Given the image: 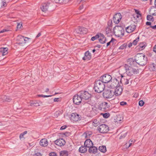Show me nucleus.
Segmentation results:
<instances>
[{
	"mask_svg": "<svg viewBox=\"0 0 156 156\" xmlns=\"http://www.w3.org/2000/svg\"><path fill=\"white\" fill-rule=\"evenodd\" d=\"M135 60L137 63L141 66L146 65L147 62V58L142 53H139L136 56Z\"/></svg>",
	"mask_w": 156,
	"mask_h": 156,
	"instance_id": "f257e3e1",
	"label": "nucleus"
},
{
	"mask_svg": "<svg viewBox=\"0 0 156 156\" xmlns=\"http://www.w3.org/2000/svg\"><path fill=\"white\" fill-rule=\"evenodd\" d=\"M30 38L27 37H24V36L19 35L17 36L16 40L17 43L20 45L23 46L24 44L29 42Z\"/></svg>",
	"mask_w": 156,
	"mask_h": 156,
	"instance_id": "f03ea898",
	"label": "nucleus"
},
{
	"mask_svg": "<svg viewBox=\"0 0 156 156\" xmlns=\"http://www.w3.org/2000/svg\"><path fill=\"white\" fill-rule=\"evenodd\" d=\"M114 33L118 37H121L124 35V30L121 26H115L114 28Z\"/></svg>",
	"mask_w": 156,
	"mask_h": 156,
	"instance_id": "7ed1b4c3",
	"label": "nucleus"
},
{
	"mask_svg": "<svg viewBox=\"0 0 156 156\" xmlns=\"http://www.w3.org/2000/svg\"><path fill=\"white\" fill-rule=\"evenodd\" d=\"M114 96V91L110 89H104L103 92V97L107 98H112Z\"/></svg>",
	"mask_w": 156,
	"mask_h": 156,
	"instance_id": "20e7f679",
	"label": "nucleus"
},
{
	"mask_svg": "<svg viewBox=\"0 0 156 156\" xmlns=\"http://www.w3.org/2000/svg\"><path fill=\"white\" fill-rule=\"evenodd\" d=\"M127 69L128 65L127 64L122 66L119 67V71L121 73V77H125L126 76Z\"/></svg>",
	"mask_w": 156,
	"mask_h": 156,
	"instance_id": "39448f33",
	"label": "nucleus"
},
{
	"mask_svg": "<svg viewBox=\"0 0 156 156\" xmlns=\"http://www.w3.org/2000/svg\"><path fill=\"white\" fill-rule=\"evenodd\" d=\"M128 68L127 69L126 75L131 76L134 74H137L139 73V70L137 69H136L133 66H130L128 65Z\"/></svg>",
	"mask_w": 156,
	"mask_h": 156,
	"instance_id": "423d86ee",
	"label": "nucleus"
},
{
	"mask_svg": "<svg viewBox=\"0 0 156 156\" xmlns=\"http://www.w3.org/2000/svg\"><path fill=\"white\" fill-rule=\"evenodd\" d=\"M112 79L111 76L109 75L105 74L101 76V80L105 84L106 87L108 85V83L110 82Z\"/></svg>",
	"mask_w": 156,
	"mask_h": 156,
	"instance_id": "0eeeda50",
	"label": "nucleus"
},
{
	"mask_svg": "<svg viewBox=\"0 0 156 156\" xmlns=\"http://www.w3.org/2000/svg\"><path fill=\"white\" fill-rule=\"evenodd\" d=\"M98 130L101 133H105L109 131L108 126L105 124H102L99 126L98 128Z\"/></svg>",
	"mask_w": 156,
	"mask_h": 156,
	"instance_id": "6e6552de",
	"label": "nucleus"
},
{
	"mask_svg": "<svg viewBox=\"0 0 156 156\" xmlns=\"http://www.w3.org/2000/svg\"><path fill=\"white\" fill-rule=\"evenodd\" d=\"M122 84L121 83H119V81L117 79L114 80L110 85L108 86V88H119L120 87H122Z\"/></svg>",
	"mask_w": 156,
	"mask_h": 156,
	"instance_id": "1a4fd4ad",
	"label": "nucleus"
},
{
	"mask_svg": "<svg viewBox=\"0 0 156 156\" xmlns=\"http://www.w3.org/2000/svg\"><path fill=\"white\" fill-rule=\"evenodd\" d=\"M79 94L81 96L83 99L87 100L91 97V94L87 91H81L79 93Z\"/></svg>",
	"mask_w": 156,
	"mask_h": 156,
	"instance_id": "9d476101",
	"label": "nucleus"
},
{
	"mask_svg": "<svg viewBox=\"0 0 156 156\" xmlns=\"http://www.w3.org/2000/svg\"><path fill=\"white\" fill-rule=\"evenodd\" d=\"M97 88H105L106 87L105 84L102 82V80H98L94 83V88L97 87Z\"/></svg>",
	"mask_w": 156,
	"mask_h": 156,
	"instance_id": "9b49d317",
	"label": "nucleus"
},
{
	"mask_svg": "<svg viewBox=\"0 0 156 156\" xmlns=\"http://www.w3.org/2000/svg\"><path fill=\"white\" fill-rule=\"evenodd\" d=\"M122 18L121 14L119 13L115 15L113 17V21L116 24L118 23L120 21Z\"/></svg>",
	"mask_w": 156,
	"mask_h": 156,
	"instance_id": "f8f14e48",
	"label": "nucleus"
},
{
	"mask_svg": "<svg viewBox=\"0 0 156 156\" xmlns=\"http://www.w3.org/2000/svg\"><path fill=\"white\" fill-rule=\"evenodd\" d=\"M75 31L78 34H86L87 32V30L85 28L79 27L75 30Z\"/></svg>",
	"mask_w": 156,
	"mask_h": 156,
	"instance_id": "ddd939ff",
	"label": "nucleus"
},
{
	"mask_svg": "<svg viewBox=\"0 0 156 156\" xmlns=\"http://www.w3.org/2000/svg\"><path fill=\"white\" fill-rule=\"evenodd\" d=\"M100 107L101 110L103 111L107 112L108 110L109 106L107 102H103L100 104Z\"/></svg>",
	"mask_w": 156,
	"mask_h": 156,
	"instance_id": "4468645a",
	"label": "nucleus"
},
{
	"mask_svg": "<svg viewBox=\"0 0 156 156\" xmlns=\"http://www.w3.org/2000/svg\"><path fill=\"white\" fill-rule=\"evenodd\" d=\"M82 98L79 94V95H75L73 99V103L76 105H79L81 101Z\"/></svg>",
	"mask_w": 156,
	"mask_h": 156,
	"instance_id": "2eb2a0df",
	"label": "nucleus"
},
{
	"mask_svg": "<svg viewBox=\"0 0 156 156\" xmlns=\"http://www.w3.org/2000/svg\"><path fill=\"white\" fill-rule=\"evenodd\" d=\"M71 120L73 121H78L80 120V117L77 113H73L71 115Z\"/></svg>",
	"mask_w": 156,
	"mask_h": 156,
	"instance_id": "dca6fc26",
	"label": "nucleus"
},
{
	"mask_svg": "<svg viewBox=\"0 0 156 156\" xmlns=\"http://www.w3.org/2000/svg\"><path fill=\"white\" fill-rule=\"evenodd\" d=\"M55 142L56 144L60 147L63 146L66 143L65 140L62 138L57 140L55 141Z\"/></svg>",
	"mask_w": 156,
	"mask_h": 156,
	"instance_id": "f3484780",
	"label": "nucleus"
},
{
	"mask_svg": "<svg viewBox=\"0 0 156 156\" xmlns=\"http://www.w3.org/2000/svg\"><path fill=\"white\" fill-rule=\"evenodd\" d=\"M136 29V26L135 25L131 24L125 28L126 30L127 33H131L134 31Z\"/></svg>",
	"mask_w": 156,
	"mask_h": 156,
	"instance_id": "a211bd4d",
	"label": "nucleus"
},
{
	"mask_svg": "<svg viewBox=\"0 0 156 156\" xmlns=\"http://www.w3.org/2000/svg\"><path fill=\"white\" fill-rule=\"evenodd\" d=\"M91 58V55L89 51H87L85 53V56L83 58V60H88Z\"/></svg>",
	"mask_w": 156,
	"mask_h": 156,
	"instance_id": "6ab92c4d",
	"label": "nucleus"
},
{
	"mask_svg": "<svg viewBox=\"0 0 156 156\" xmlns=\"http://www.w3.org/2000/svg\"><path fill=\"white\" fill-rule=\"evenodd\" d=\"M84 145L86 147L90 148L93 146V144L90 139H88L85 141Z\"/></svg>",
	"mask_w": 156,
	"mask_h": 156,
	"instance_id": "aec40b11",
	"label": "nucleus"
},
{
	"mask_svg": "<svg viewBox=\"0 0 156 156\" xmlns=\"http://www.w3.org/2000/svg\"><path fill=\"white\" fill-rule=\"evenodd\" d=\"M41 146L43 147L47 146L48 145V141L46 139H42L40 141Z\"/></svg>",
	"mask_w": 156,
	"mask_h": 156,
	"instance_id": "412c9836",
	"label": "nucleus"
},
{
	"mask_svg": "<svg viewBox=\"0 0 156 156\" xmlns=\"http://www.w3.org/2000/svg\"><path fill=\"white\" fill-rule=\"evenodd\" d=\"M11 100V98L9 96H1L0 97V101H6L9 102Z\"/></svg>",
	"mask_w": 156,
	"mask_h": 156,
	"instance_id": "4be33fe9",
	"label": "nucleus"
},
{
	"mask_svg": "<svg viewBox=\"0 0 156 156\" xmlns=\"http://www.w3.org/2000/svg\"><path fill=\"white\" fill-rule=\"evenodd\" d=\"M99 38V41L101 43L104 44L105 43L106 39L103 34H100Z\"/></svg>",
	"mask_w": 156,
	"mask_h": 156,
	"instance_id": "5701e85b",
	"label": "nucleus"
},
{
	"mask_svg": "<svg viewBox=\"0 0 156 156\" xmlns=\"http://www.w3.org/2000/svg\"><path fill=\"white\" fill-rule=\"evenodd\" d=\"M8 50L7 48H0V52L2 53V55H5L8 54Z\"/></svg>",
	"mask_w": 156,
	"mask_h": 156,
	"instance_id": "b1692460",
	"label": "nucleus"
},
{
	"mask_svg": "<svg viewBox=\"0 0 156 156\" xmlns=\"http://www.w3.org/2000/svg\"><path fill=\"white\" fill-rule=\"evenodd\" d=\"M97 148L93 146L90 147L89 149V152L90 153L96 154L97 151Z\"/></svg>",
	"mask_w": 156,
	"mask_h": 156,
	"instance_id": "393cba45",
	"label": "nucleus"
},
{
	"mask_svg": "<svg viewBox=\"0 0 156 156\" xmlns=\"http://www.w3.org/2000/svg\"><path fill=\"white\" fill-rule=\"evenodd\" d=\"M132 16L133 17L131 18L132 20L134 23H137L138 22L137 19L140 16H138L137 14H133Z\"/></svg>",
	"mask_w": 156,
	"mask_h": 156,
	"instance_id": "a878e982",
	"label": "nucleus"
},
{
	"mask_svg": "<svg viewBox=\"0 0 156 156\" xmlns=\"http://www.w3.org/2000/svg\"><path fill=\"white\" fill-rule=\"evenodd\" d=\"M136 61H134L132 58H129L127 60V63L129 64L131 66H133L136 63Z\"/></svg>",
	"mask_w": 156,
	"mask_h": 156,
	"instance_id": "bb28decb",
	"label": "nucleus"
},
{
	"mask_svg": "<svg viewBox=\"0 0 156 156\" xmlns=\"http://www.w3.org/2000/svg\"><path fill=\"white\" fill-rule=\"evenodd\" d=\"M122 91V88H115V91H114V94H115L116 96H119L120 95Z\"/></svg>",
	"mask_w": 156,
	"mask_h": 156,
	"instance_id": "cd10ccee",
	"label": "nucleus"
},
{
	"mask_svg": "<svg viewBox=\"0 0 156 156\" xmlns=\"http://www.w3.org/2000/svg\"><path fill=\"white\" fill-rule=\"evenodd\" d=\"M48 6L47 4L44 3L42 4L41 8L42 11L46 12L48 10Z\"/></svg>",
	"mask_w": 156,
	"mask_h": 156,
	"instance_id": "c85d7f7f",
	"label": "nucleus"
},
{
	"mask_svg": "<svg viewBox=\"0 0 156 156\" xmlns=\"http://www.w3.org/2000/svg\"><path fill=\"white\" fill-rule=\"evenodd\" d=\"M149 69L151 71H154L156 69V65L154 63H152L149 66Z\"/></svg>",
	"mask_w": 156,
	"mask_h": 156,
	"instance_id": "c756f323",
	"label": "nucleus"
},
{
	"mask_svg": "<svg viewBox=\"0 0 156 156\" xmlns=\"http://www.w3.org/2000/svg\"><path fill=\"white\" fill-rule=\"evenodd\" d=\"M79 151L81 153H85L87 151V147L85 146H81L79 149Z\"/></svg>",
	"mask_w": 156,
	"mask_h": 156,
	"instance_id": "7c9ffc66",
	"label": "nucleus"
},
{
	"mask_svg": "<svg viewBox=\"0 0 156 156\" xmlns=\"http://www.w3.org/2000/svg\"><path fill=\"white\" fill-rule=\"evenodd\" d=\"M125 77H121L120 79V83H122L123 82V83L125 85H126L129 83V80L127 78H125Z\"/></svg>",
	"mask_w": 156,
	"mask_h": 156,
	"instance_id": "2f4dec72",
	"label": "nucleus"
},
{
	"mask_svg": "<svg viewBox=\"0 0 156 156\" xmlns=\"http://www.w3.org/2000/svg\"><path fill=\"white\" fill-rule=\"evenodd\" d=\"M150 13L153 15H156V7L151 8L150 10Z\"/></svg>",
	"mask_w": 156,
	"mask_h": 156,
	"instance_id": "473e14b6",
	"label": "nucleus"
},
{
	"mask_svg": "<svg viewBox=\"0 0 156 156\" xmlns=\"http://www.w3.org/2000/svg\"><path fill=\"white\" fill-rule=\"evenodd\" d=\"M99 150L101 152L103 153L105 152L106 151V147L105 146H100L99 147Z\"/></svg>",
	"mask_w": 156,
	"mask_h": 156,
	"instance_id": "72a5a7b5",
	"label": "nucleus"
},
{
	"mask_svg": "<svg viewBox=\"0 0 156 156\" xmlns=\"http://www.w3.org/2000/svg\"><path fill=\"white\" fill-rule=\"evenodd\" d=\"M68 152L67 151H62L60 153V156H68Z\"/></svg>",
	"mask_w": 156,
	"mask_h": 156,
	"instance_id": "f704fd0d",
	"label": "nucleus"
},
{
	"mask_svg": "<svg viewBox=\"0 0 156 156\" xmlns=\"http://www.w3.org/2000/svg\"><path fill=\"white\" fill-rule=\"evenodd\" d=\"M92 125L94 126H97L99 125V122L96 119H94L93 120L92 122Z\"/></svg>",
	"mask_w": 156,
	"mask_h": 156,
	"instance_id": "c9c22d12",
	"label": "nucleus"
},
{
	"mask_svg": "<svg viewBox=\"0 0 156 156\" xmlns=\"http://www.w3.org/2000/svg\"><path fill=\"white\" fill-rule=\"evenodd\" d=\"M33 105H34L36 106H40L42 105V103L40 101L39 102L34 103H31L30 106H33Z\"/></svg>",
	"mask_w": 156,
	"mask_h": 156,
	"instance_id": "e433bc0d",
	"label": "nucleus"
},
{
	"mask_svg": "<svg viewBox=\"0 0 156 156\" xmlns=\"http://www.w3.org/2000/svg\"><path fill=\"white\" fill-rule=\"evenodd\" d=\"M139 47L141 48V50L143 49L146 46V44L144 42L140 43L139 45Z\"/></svg>",
	"mask_w": 156,
	"mask_h": 156,
	"instance_id": "4c0bfd02",
	"label": "nucleus"
},
{
	"mask_svg": "<svg viewBox=\"0 0 156 156\" xmlns=\"http://www.w3.org/2000/svg\"><path fill=\"white\" fill-rule=\"evenodd\" d=\"M147 20L150 21H153V18L150 15H148L147 16Z\"/></svg>",
	"mask_w": 156,
	"mask_h": 156,
	"instance_id": "58836bf2",
	"label": "nucleus"
},
{
	"mask_svg": "<svg viewBox=\"0 0 156 156\" xmlns=\"http://www.w3.org/2000/svg\"><path fill=\"white\" fill-rule=\"evenodd\" d=\"M96 89L95 90L96 92H97L98 93H100L102 91H104L105 88H96Z\"/></svg>",
	"mask_w": 156,
	"mask_h": 156,
	"instance_id": "ea45409f",
	"label": "nucleus"
},
{
	"mask_svg": "<svg viewBox=\"0 0 156 156\" xmlns=\"http://www.w3.org/2000/svg\"><path fill=\"white\" fill-rule=\"evenodd\" d=\"M126 44L125 43L123 44L122 45H121L119 48V49L123 50L126 48Z\"/></svg>",
	"mask_w": 156,
	"mask_h": 156,
	"instance_id": "a19ab883",
	"label": "nucleus"
},
{
	"mask_svg": "<svg viewBox=\"0 0 156 156\" xmlns=\"http://www.w3.org/2000/svg\"><path fill=\"white\" fill-rule=\"evenodd\" d=\"M101 114L103 115V117L105 118H107L110 116V114L108 113Z\"/></svg>",
	"mask_w": 156,
	"mask_h": 156,
	"instance_id": "79ce46f5",
	"label": "nucleus"
},
{
	"mask_svg": "<svg viewBox=\"0 0 156 156\" xmlns=\"http://www.w3.org/2000/svg\"><path fill=\"white\" fill-rule=\"evenodd\" d=\"M99 35L98 34H97L96 35L94 36H93L92 37L91 40L92 41H94L96 39L99 38Z\"/></svg>",
	"mask_w": 156,
	"mask_h": 156,
	"instance_id": "37998d69",
	"label": "nucleus"
},
{
	"mask_svg": "<svg viewBox=\"0 0 156 156\" xmlns=\"http://www.w3.org/2000/svg\"><path fill=\"white\" fill-rule=\"evenodd\" d=\"M27 133V131H25L23 133L20 134V139H21L24 138L23 136L24 135L26 134Z\"/></svg>",
	"mask_w": 156,
	"mask_h": 156,
	"instance_id": "c03bdc74",
	"label": "nucleus"
},
{
	"mask_svg": "<svg viewBox=\"0 0 156 156\" xmlns=\"http://www.w3.org/2000/svg\"><path fill=\"white\" fill-rule=\"evenodd\" d=\"M139 37H138L135 40H134L133 42V44L134 45H136L137 44V42L139 40Z\"/></svg>",
	"mask_w": 156,
	"mask_h": 156,
	"instance_id": "a18cd8bd",
	"label": "nucleus"
},
{
	"mask_svg": "<svg viewBox=\"0 0 156 156\" xmlns=\"http://www.w3.org/2000/svg\"><path fill=\"white\" fill-rule=\"evenodd\" d=\"M89 132L85 133L83 134V136L85 137V138H88V136H89L91 134V133H89Z\"/></svg>",
	"mask_w": 156,
	"mask_h": 156,
	"instance_id": "49530a36",
	"label": "nucleus"
},
{
	"mask_svg": "<svg viewBox=\"0 0 156 156\" xmlns=\"http://www.w3.org/2000/svg\"><path fill=\"white\" fill-rule=\"evenodd\" d=\"M105 31H106V33L107 34H109V33H111V31H112L111 29L109 27H107Z\"/></svg>",
	"mask_w": 156,
	"mask_h": 156,
	"instance_id": "de8ad7c7",
	"label": "nucleus"
},
{
	"mask_svg": "<svg viewBox=\"0 0 156 156\" xmlns=\"http://www.w3.org/2000/svg\"><path fill=\"white\" fill-rule=\"evenodd\" d=\"M120 116L119 115L118 117H117V118L116 119V122H119L120 121H121L122 119L123 118L121 117H120Z\"/></svg>",
	"mask_w": 156,
	"mask_h": 156,
	"instance_id": "09e8293b",
	"label": "nucleus"
},
{
	"mask_svg": "<svg viewBox=\"0 0 156 156\" xmlns=\"http://www.w3.org/2000/svg\"><path fill=\"white\" fill-rule=\"evenodd\" d=\"M144 102L142 100H140L139 101V105L140 106H143L144 104Z\"/></svg>",
	"mask_w": 156,
	"mask_h": 156,
	"instance_id": "8fccbe9b",
	"label": "nucleus"
},
{
	"mask_svg": "<svg viewBox=\"0 0 156 156\" xmlns=\"http://www.w3.org/2000/svg\"><path fill=\"white\" fill-rule=\"evenodd\" d=\"M135 12H136V13L135 14H137L138 16H141V15L140 13V11L137 10L135 9Z\"/></svg>",
	"mask_w": 156,
	"mask_h": 156,
	"instance_id": "3c124183",
	"label": "nucleus"
},
{
	"mask_svg": "<svg viewBox=\"0 0 156 156\" xmlns=\"http://www.w3.org/2000/svg\"><path fill=\"white\" fill-rule=\"evenodd\" d=\"M127 104V103L125 101H122L120 102V105L122 106H124L126 105Z\"/></svg>",
	"mask_w": 156,
	"mask_h": 156,
	"instance_id": "603ef678",
	"label": "nucleus"
},
{
	"mask_svg": "<svg viewBox=\"0 0 156 156\" xmlns=\"http://www.w3.org/2000/svg\"><path fill=\"white\" fill-rule=\"evenodd\" d=\"M50 156H56V154L55 153L53 152L50 153Z\"/></svg>",
	"mask_w": 156,
	"mask_h": 156,
	"instance_id": "864d4df0",
	"label": "nucleus"
},
{
	"mask_svg": "<svg viewBox=\"0 0 156 156\" xmlns=\"http://www.w3.org/2000/svg\"><path fill=\"white\" fill-rule=\"evenodd\" d=\"M60 98H55L54 99V102H58L60 101Z\"/></svg>",
	"mask_w": 156,
	"mask_h": 156,
	"instance_id": "5fc2aeb1",
	"label": "nucleus"
},
{
	"mask_svg": "<svg viewBox=\"0 0 156 156\" xmlns=\"http://www.w3.org/2000/svg\"><path fill=\"white\" fill-rule=\"evenodd\" d=\"M33 156H42V155L40 153H37L34 154Z\"/></svg>",
	"mask_w": 156,
	"mask_h": 156,
	"instance_id": "6e6d98bb",
	"label": "nucleus"
},
{
	"mask_svg": "<svg viewBox=\"0 0 156 156\" xmlns=\"http://www.w3.org/2000/svg\"><path fill=\"white\" fill-rule=\"evenodd\" d=\"M2 6H5L6 5V2L5 1H2Z\"/></svg>",
	"mask_w": 156,
	"mask_h": 156,
	"instance_id": "4d7b16f0",
	"label": "nucleus"
},
{
	"mask_svg": "<svg viewBox=\"0 0 156 156\" xmlns=\"http://www.w3.org/2000/svg\"><path fill=\"white\" fill-rule=\"evenodd\" d=\"M126 134H127V133H125L123 135H121L120 137V139H122V138H124V137H125V136H126Z\"/></svg>",
	"mask_w": 156,
	"mask_h": 156,
	"instance_id": "13d9d810",
	"label": "nucleus"
},
{
	"mask_svg": "<svg viewBox=\"0 0 156 156\" xmlns=\"http://www.w3.org/2000/svg\"><path fill=\"white\" fill-rule=\"evenodd\" d=\"M66 128V126H62L60 128V129L61 130H63L64 129H65Z\"/></svg>",
	"mask_w": 156,
	"mask_h": 156,
	"instance_id": "bf43d9fd",
	"label": "nucleus"
},
{
	"mask_svg": "<svg viewBox=\"0 0 156 156\" xmlns=\"http://www.w3.org/2000/svg\"><path fill=\"white\" fill-rule=\"evenodd\" d=\"M86 0H79L78 2H79V3L81 2L82 3H83L85 2Z\"/></svg>",
	"mask_w": 156,
	"mask_h": 156,
	"instance_id": "052dcab7",
	"label": "nucleus"
},
{
	"mask_svg": "<svg viewBox=\"0 0 156 156\" xmlns=\"http://www.w3.org/2000/svg\"><path fill=\"white\" fill-rule=\"evenodd\" d=\"M8 31V30L6 29H3L2 30L0 31V34L1 33H3L6 31Z\"/></svg>",
	"mask_w": 156,
	"mask_h": 156,
	"instance_id": "680f3d73",
	"label": "nucleus"
},
{
	"mask_svg": "<svg viewBox=\"0 0 156 156\" xmlns=\"http://www.w3.org/2000/svg\"><path fill=\"white\" fill-rule=\"evenodd\" d=\"M22 26V24H20V23H19L17 26V27L18 28H21V27Z\"/></svg>",
	"mask_w": 156,
	"mask_h": 156,
	"instance_id": "e2e57ef3",
	"label": "nucleus"
},
{
	"mask_svg": "<svg viewBox=\"0 0 156 156\" xmlns=\"http://www.w3.org/2000/svg\"><path fill=\"white\" fill-rule=\"evenodd\" d=\"M113 38H112V40L109 42H108L107 44V47L110 44V43L112 41V39Z\"/></svg>",
	"mask_w": 156,
	"mask_h": 156,
	"instance_id": "0e129e2a",
	"label": "nucleus"
},
{
	"mask_svg": "<svg viewBox=\"0 0 156 156\" xmlns=\"http://www.w3.org/2000/svg\"><path fill=\"white\" fill-rule=\"evenodd\" d=\"M146 24L147 25L152 26V25L151 24V23L149 22H147L146 23Z\"/></svg>",
	"mask_w": 156,
	"mask_h": 156,
	"instance_id": "69168bd1",
	"label": "nucleus"
},
{
	"mask_svg": "<svg viewBox=\"0 0 156 156\" xmlns=\"http://www.w3.org/2000/svg\"><path fill=\"white\" fill-rule=\"evenodd\" d=\"M150 27L152 28L153 29H156V25L154 26H151Z\"/></svg>",
	"mask_w": 156,
	"mask_h": 156,
	"instance_id": "338daca9",
	"label": "nucleus"
},
{
	"mask_svg": "<svg viewBox=\"0 0 156 156\" xmlns=\"http://www.w3.org/2000/svg\"><path fill=\"white\" fill-rule=\"evenodd\" d=\"M153 51L156 53V45L153 48Z\"/></svg>",
	"mask_w": 156,
	"mask_h": 156,
	"instance_id": "774afa93",
	"label": "nucleus"
}]
</instances>
